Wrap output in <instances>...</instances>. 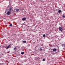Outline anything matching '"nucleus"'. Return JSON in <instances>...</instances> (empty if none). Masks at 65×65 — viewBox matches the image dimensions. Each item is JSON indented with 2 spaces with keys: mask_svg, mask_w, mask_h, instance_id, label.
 Wrapping results in <instances>:
<instances>
[{
  "mask_svg": "<svg viewBox=\"0 0 65 65\" xmlns=\"http://www.w3.org/2000/svg\"><path fill=\"white\" fill-rule=\"evenodd\" d=\"M59 30L61 32H62V31L63 30V29L61 27H59Z\"/></svg>",
  "mask_w": 65,
  "mask_h": 65,
  "instance_id": "1",
  "label": "nucleus"
},
{
  "mask_svg": "<svg viewBox=\"0 0 65 65\" xmlns=\"http://www.w3.org/2000/svg\"><path fill=\"white\" fill-rule=\"evenodd\" d=\"M10 11H8L7 12V15H9L10 14Z\"/></svg>",
  "mask_w": 65,
  "mask_h": 65,
  "instance_id": "2",
  "label": "nucleus"
},
{
  "mask_svg": "<svg viewBox=\"0 0 65 65\" xmlns=\"http://www.w3.org/2000/svg\"><path fill=\"white\" fill-rule=\"evenodd\" d=\"M40 59V57H37L36 58V60H38Z\"/></svg>",
  "mask_w": 65,
  "mask_h": 65,
  "instance_id": "3",
  "label": "nucleus"
},
{
  "mask_svg": "<svg viewBox=\"0 0 65 65\" xmlns=\"http://www.w3.org/2000/svg\"><path fill=\"white\" fill-rule=\"evenodd\" d=\"M26 20V18H22V21H25Z\"/></svg>",
  "mask_w": 65,
  "mask_h": 65,
  "instance_id": "4",
  "label": "nucleus"
},
{
  "mask_svg": "<svg viewBox=\"0 0 65 65\" xmlns=\"http://www.w3.org/2000/svg\"><path fill=\"white\" fill-rule=\"evenodd\" d=\"M10 47V45H9L8 46H7V47H6V49H7V48H8L9 47Z\"/></svg>",
  "mask_w": 65,
  "mask_h": 65,
  "instance_id": "5",
  "label": "nucleus"
},
{
  "mask_svg": "<svg viewBox=\"0 0 65 65\" xmlns=\"http://www.w3.org/2000/svg\"><path fill=\"white\" fill-rule=\"evenodd\" d=\"M53 50L54 52H56L57 51V50H56V48H54L53 49Z\"/></svg>",
  "mask_w": 65,
  "mask_h": 65,
  "instance_id": "6",
  "label": "nucleus"
},
{
  "mask_svg": "<svg viewBox=\"0 0 65 65\" xmlns=\"http://www.w3.org/2000/svg\"><path fill=\"white\" fill-rule=\"evenodd\" d=\"M61 11L60 10H59L58 11V13H61Z\"/></svg>",
  "mask_w": 65,
  "mask_h": 65,
  "instance_id": "7",
  "label": "nucleus"
},
{
  "mask_svg": "<svg viewBox=\"0 0 65 65\" xmlns=\"http://www.w3.org/2000/svg\"><path fill=\"white\" fill-rule=\"evenodd\" d=\"M11 10H12V8H9V11H11Z\"/></svg>",
  "mask_w": 65,
  "mask_h": 65,
  "instance_id": "8",
  "label": "nucleus"
},
{
  "mask_svg": "<svg viewBox=\"0 0 65 65\" xmlns=\"http://www.w3.org/2000/svg\"><path fill=\"white\" fill-rule=\"evenodd\" d=\"M23 43H26V41H23Z\"/></svg>",
  "mask_w": 65,
  "mask_h": 65,
  "instance_id": "9",
  "label": "nucleus"
},
{
  "mask_svg": "<svg viewBox=\"0 0 65 65\" xmlns=\"http://www.w3.org/2000/svg\"><path fill=\"white\" fill-rule=\"evenodd\" d=\"M24 54V52H21V54H22V55H23V54Z\"/></svg>",
  "mask_w": 65,
  "mask_h": 65,
  "instance_id": "10",
  "label": "nucleus"
},
{
  "mask_svg": "<svg viewBox=\"0 0 65 65\" xmlns=\"http://www.w3.org/2000/svg\"><path fill=\"white\" fill-rule=\"evenodd\" d=\"M19 10H20L19 9H17V11H19Z\"/></svg>",
  "mask_w": 65,
  "mask_h": 65,
  "instance_id": "11",
  "label": "nucleus"
},
{
  "mask_svg": "<svg viewBox=\"0 0 65 65\" xmlns=\"http://www.w3.org/2000/svg\"><path fill=\"white\" fill-rule=\"evenodd\" d=\"M11 27H12V24H11L9 25Z\"/></svg>",
  "mask_w": 65,
  "mask_h": 65,
  "instance_id": "12",
  "label": "nucleus"
},
{
  "mask_svg": "<svg viewBox=\"0 0 65 65\" xmlns=\"http://www.w3.org/2000/svg\"><path fill=\"white\" fill-rule=\"evenodd\" d=\"M64 44H62V46H64Z\"/></svg>",
  "mask_w": 65,
  "mask_h": 65,
  "instance_id": "13",
  "label": "nucleus"
},
{
  "mask_svg": "<svg viewBox=\"0 0 65 65\" xmlns=\"http://www.w3.org/2000/svg\"><path fill=\"white\" fill-rule=\"evenodd\" d=\"M43 37H45V34H44L43 35Z\"/></svg>",
  "mask_w": 65,
  "mask_h": 65,
  "instance_id": "14",
  "label": "nucleus"
},
{
  "mask_svg": "<svg viewBox=\"0 0 65 65\" xmlns=\"http://www.w3.org/2000/svg\"><path fill=\"white\" fill-rule=\"evenodd\" d=\"M40 51H42V48H40Z\"/></svg>",
  "mask_w": 65,
  "mask_h": 65,
  "instance_id": "15",
  "label": "nucleus"
},
{
  "mask_svg": "<svg viewBox=\"0 0 65 65\" xmlns=\"http://www.w3.org/2000/svg\"><path fill=\"white\" fill-rule=\"evenodd\" d=\"M63 18H65V15H63Z\"/></svg>",
  "mask_w": 65,
  "mask_h": 65,
  "instance_id": "16",
  "label": "nucleus"
},
{
  "mask_svg": "<svg viewBox=\"0 0 65 65\" xmlns=\"http://www.w3.org/2000/svg\"><path fill=\"white\" fill-rule=\"evenodd\" d=\"M16 48H17L16 47H15L14 48V50H15V49H16Z\"/></svg>",
  "mask_w": 65,
  "mask_h": 65,
  "instance_id": "17",
  "label": "nucleus"
},
{
  "mask_svg": "<svg viewBox=\"0 0 65 65\" xmlns=\"http://www.w3.org/2000/svg\"><path fill=\"white\" fill-rule=\"evenodd\" d=\"M43 61H45V59H43Z\"/></svg>",
  "mask_w": 65,
  "mask_h": 65,
  "instance_id": "18",
  "label": "nucleus"
}]
</instances>
